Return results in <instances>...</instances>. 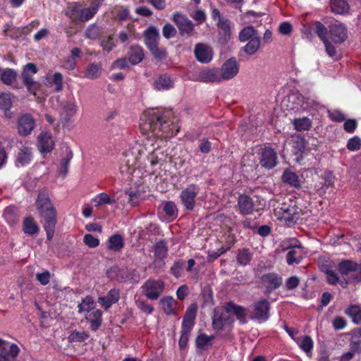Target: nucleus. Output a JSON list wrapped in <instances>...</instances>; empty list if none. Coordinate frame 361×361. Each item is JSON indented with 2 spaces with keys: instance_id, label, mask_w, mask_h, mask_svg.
I'll use <instances>...</instances> for the list:
<instances>
[{
  "instance_id": "1",
  "label": "nucleus",
  "mask_w": 361,
  "mask_h": 361,
  "mask_svg": "<svg viewBox=\"0 0 361 361\" xmlns=\"http://www.w3.org/2000/svg\"><path fill=\"white\" fill-rule=\"evenodd\" d=\"M147 148L145 145L135 143L126 150L121 158L120 171L122 173L130 174L137 164H145V154Z\"/></svg>"
},
{
  "instance_id": "2",
  "label": "nucleus",
  "mask_w": 361,
  "mask_h": 361,
  "mask_svg": "<svg viewBox=\"0 0 361 361\" xmlns=\"http://www.w3.org/2000/svg\"><path fill=\"white\" fill-rule=\"evenodd\" d=\"M37 207L46 224L49 226H54L56 222V211L50 202L49 194L46 190H42L39 193Z\"/></svg>"
},
{
  "instance_id": "3",
  "label": "nucleus",
  "mask_w": 361,
  "mask_h": 361,
  "mask_svg": "<svg viewBox=\"0 0 361 361\" xmlns=\"http://www.w3.org/2000/svg\"><path fill=\"white\" fill-rule=\"evenodd\" d=\"M102 2V0H92L87 8H81L77 5L71 9L70 17L73 20L87 22L97 13Z\"/></svg>"
},
{
  "instance_id": "4",
  "label": "nucleus",
  "mask_w": 361,
  "mask_h": 361,
  "mask_svg": "<svg viewBox=\"0 0 361 361\" xmlns=\"http://www.w3.org/2000/svg\"><path fill=\"white\" fill-rule=\"evenodd\" d=\"M165 121L163 120V116L156 112L149 114L147 118L141 125V129L147 134L152 133V136L157 137H164L163 133H159L160 128L164 126Z\"/></svg>"
},
{
  "instance_id": "5",
  "label": "nucleus",
  "mask_w": 361,
  "mask_h": 361,
  "mask_svg": "<svg viewBox=\"0 0 361 361\" xmlns=\"http://www.w3.org/2000/svg\"><path fill=\"white\" fill-rule=\"evenodd\" d=\"M338 270L343 276L348 277L350 281H361V263L346 259L342 260L338 264Z\"/></svg>"
},
{
  "instance_id": "6",
  "label": "nucleus",
  "mask_w": 361,
  "mask_h": 361,
  "mask_svg": "<svg viewBox=\"0 0 361 361\" xmlns=\"http://www.w3.org/2000/svg\"><path fill=\"white\" fill-rule=\"evenodd\" d=\"M232 323L231 315L225 306L217 307L214 310L212 326L216 331H221Z\"/></svg>"
},
{
  "instance_id": "7",
  "label": "nucleus",
  "mask_w": 361,
  "mask_h": 361,
  "mask_svg": "<svg viewBox=\"0 0 361 361\" xmlns=\"http://www.w3.org/2000/svg\"><path fill=\"white\" fill-rule=\"evenodd\" d=\"M164 283L161 280L149 279L142 286L144 295L149 300H157L164 290Z\"/></svg>"
},
{
  "instance_id": "8",
  "label": "nucleus",
  "mask_w": 361,
  "mask_h": 361,
  "mask_svg": "<svg viewBox=\"0 0 361 361\" xmlns=\"http://www.w3.org/2000/svg\"><path fill=\"white\" fill-rule=\"evenodd\" d=\"M173 20L176 23L181 36H192L196 34L194 24L185 15L181 13H175L173 15Z\"/></svg>"
},
{
  "instance_id": "9",
  "label": "nucleus",
  "mask_w": 361,
  "mask_h": 361,
  "mask_svg": "<svg viewBox=\"0 0 361 361\" xmlns=\"http://www.w3.org/2000/svg\"><path fill=\"white\" fill-rule=\"evenodd\" d=\"M270 304L267 299H260L252 305V319L264 322L269 317Z\"/></svg>"
},
{
  "instance_id": "10",
  "label": "nucleus",
  "mask_w": 361,
  "mask_h": 361,
  "mask_svg": "<svg viewBox=\"0 0 361 361\" xmlns=\"http://www.w3.org/2000/svg\"><path fill=\"white\" fill-rule=\"evenodd\" d=\"M277 219L289 225L291 224H302V221H299L300 214L296 212L293 207H283L279 208V211L276 210Z\"/></svg>"
},
{
  "instance_id": "11",
  "label": "nucleus",
  "mask_w": 361,
  "mask_h": 361,
  "mask_svg": "<svg viewBox=\"0 0 361 361\" xmlns=\"http://www.w3.org/2000/svg\"><path fill=\"white\" fill-rule=\"evenodd\" d=\"M198 192L199 188L195 184H191L182 190L180 197L183 204L187 209L192 210L194 209L195 197Z\"/></svg>"
},
{
  "instance_id": "12",
  "label": "nucleus",
  "mask_w": 361,
  "mask_h": 361,
  "mask_svg": "<svg viewBox=\"0 0 361 361\" xmlns=\"http://www.w3.org/2000/svg\"><path fill=\"white\" fill-rule=\"evenodd\" d=\"M221 80H228L233 78L239 71V66L236 59L232 57L226 61L219 69Z\"/></svg>"
},
{
  "instance_id": "13",
  "label": "nucleus",
  "mask_w": 361,
  "mask_h": 361,
  "mask_svg": "<svg viewBox=\"0 0 361 361\" xmlns=\"http://www.w3.org/2000/svg\"><path fill=\"white\" fill-rule=\"evenodd\" d=\"M116 280L119 282L137 283L140 276L135 270L128 269H114Z\"/></svg>"
},
{
  "instance_id": "14",
  "label": "nucleus",
  "mask_w": 361,
  "mask_h": 361,
  "mask_svg": "<svg viewBox=\"0 0 361 361\" xmlns=\"http://www.w3.org/2000/svg\"><path fill=\"white\" fill-rule=\"evenodd\" d=\"M196 59L202 63H209L213 58V50L207 44L197 43L194 49Z\"/></svg>"
},
{
  "instance_id": "15",
  "label": "nucleus",
  "mask_w": 361,
  "mask_h": 361,
  "mask_svg": "<svg viewBox=\"0 0 361 361\" xmlns=\"http://www.w3.org/2000/svg\"><path fill=\"white\" fill-rule=\"evenodd\" d=\"M329 32V38L335 43H342L347 38V29L340 23L331 25Z\"/></svg>"
},
{
  "instance_id": "16",
  "label": "nucleus",
  "mask_w": 361,
  "mask_h": 361,
  "mask_svg": "<svg viewBox=\"0 0 361 361\" xmlns=\"http://www.w3.org/2000/svg\"><path fill=\"white\" fill-rule=\"evenodd\" d=\"M259 162L262 166L271 169L277 164L276 152L269 147H264L261 152Z\"/></svg>"
},
{
  "instance_id": "17",
  "label": "nucleus",
  "mask_w": 361,
  "mask_h": 361,
  "mask_svg": "<svg viewBox=\"0 0 361 361\" xmlns=\"http://www.w3.org/2000/svg\"><path fill=\"white\" fill-rule=\"evenodd\" d=\"M291 243L286 247L288 250L286 255L287 263L290 265L294 263L299 264L302 259V252L300 245L297 244L295 239H291ZM285 250V249H283Z\"/></svg>"
},
{
  "instance_id": "18",
  "label": "nucleus",
  "mask_w": 361,
  "mask_h": 361,
  "mask_svg": "<svg viewBox=\"0 0 361 361\" xmlns=\"http://www.w3.org/2000/svg\"><path fill=\"white\" fill-rule=\"evenodd\" d=\"M35 126V119L30 114H24L18 118V131L20 135L26 136L32 131Z\"/></svg>"
},
{
  "instance_id": "19",
  "label": "nucleus",
  "mask_w": 361,
  "mask_h": 361,
  "mask_svg": "<svg viewBox=\"0 0 361 361\" xmlns=\"http://www.w3.org/2000/svg\"><path fill=\"white\" fill-rule=\"evenodd\" d=\"M197 80L202 82H221L220 71L219 68H204L197 74Z\"/></svg>"
},
{
  "instance_id": "20",
  "label": "nucleus",
  "mask_w": 361,
  "mask_h": 361,
  "mask_svg": "<svg viewBox=\"0 0 361 361\" xmlns=\"http://www.w3.org/2000/svg\"><path fill=\"white\" fill-rule=\"evenodd\" d=\"M262 283L265 288L266 293H270L281 286L282 279L276 273H269L262 276Z\"/></svg>"
},
{
  "instance_id": "21",
  "label": "nucleus",
  "mask_w": 361,
  "mask_h": 361,
  "mask_svg": "<svg viewBox=\"0 0 361 361\" xmlns=\"http://www.w3.org/2000/svg\"><path fill=\"white\" fill-rule=\"evenodd\" d=\"M38 149L42 153H49L54 147V142L50 133L42 132L38 136Z\"/></svg>"
},
{
  "instance_id": "22",
  "label": "nucleus",
  "mask_w": 361,
  "mask_h": 361,
  "mask_svg": "<svg viewBox=\"0 0 361 361\" xmlns=\"http://www.w3.org/2000/svg\"><path fill=\"white\" fill-rule=\"evenodd\" d=\"M197 306L196 304L190 305L184 315L182 329H185L187 331H191L195 324V319L197 315Z\"/></svg>"
},
{
  "instance_id": "23",
  "label": "nucleus",
  "mask_w": 361,
  "mask_h": 361,
  "mask_svg": "<svg viewBox=\"0 0 361 361\" xmlns=\"http://www.w3.org/2000/svg\"><path fill=\"white\" fill-rule=\"evenodd\" d=\"M321 269L322 271L326 274V280L329 284L336 285L339 283L342 287L345 288L348 283L350 282L348 279V281H340L336 271L332 269L331 266L322 264Z\"/></svg>"
},
{
  "instance_id": "24",
  "label": "nucleus",
  "mask_w": 361,
  "mask_h": 361,
  "mask_svg": "<svg viewBox=\"0 0 361 361\" xmlns=\"http://www.w3.org/2000/svg\"><path fill=\"white\" fill-rule=\"evenodd\" d=\"M168 248L166 243L163 240H160L154 245L155 259L154 264L161 267L164 265V259L166 257Z\"/></svg>"
},
{
  "instance_id": "25",
  "label": "nucleus",
  "mask_w": 361,
  "mask_h": 361,
  "mask_svg": "<svg viewBox=\"0 0 361 361\" xmlns=\"http://www.w3.org/2000/svg\"><path fill=\"white\" fill-rule=\"evenodd\" d=\"M119 298V290L117 289H111L108 292L106 296L99 297L98 302L105 309H108L113 304L117 302Z\"/></svg>"
},
{
  "instance_id": "26",
  "label": "nucleus",
  "mask_w": 361,
  "mask_h": 361,
  "mask_svg": "<svg viewBox=\"0 0 361 361\" xmlns=\"http://www.w3.org/2000/svg\"><path fill=\"white\" fill-rule=\"evenodd\" d=\"M145 43L148 49H150L156 45H158L159 39V33L158 30L154 27L150 26L145 31Z\"/></svg>"
},
{
  "instance_id": "27",
  "label": "nucleus",
  "mask_w": 361,
  "mask_h": 361,
  "mask_svg": "<svg viewBox=\"0 0 361 361\" xmlns=\"http://www.w3.org/2000/svg\"><path fill=\"white\" fill-rule=\"evenodd\" d=\"M1 82L6 85L11 86L14 88H19L17 82V73L11 68H6L2 71L1 73Z\"/></svg>"
},
{
  "instance_id": "28",
  "label": "nucleus",
  "mask_w": 361,
  "mask_h": 361,
  "mask_svg": "<svg viewBox=\"0 0 361 361\" xmlns=\"http://www.w3.org/2000/svg\"><path fill=\"white\" fill-rule=\"evenodd\" d=\"M77 105L74 102H66L62 106V110L60 113V117L63 123H67L70 118L73 116L77 111Z\"/></svg>"
},
{
  "instance_id": "29",
  "label": "nucleus",
  "mask_w": 361,
  "mask_h": 361,
  "mask_svg": "<svg viewBox=\"0 0 361 361\" xmlns=\"http://www.w3.org/2000/svg\"><path fill=\"white\" fill-rule=\"evenodd\" d=\"M32 158V149L28 147H23L17 154L16 164L17 166H24L30 163Z\"/></svg>"
},
{
  "instance_id": "30",
  "label": "nucleus",
  "mask_w": 361,
  "mask_h": 361,
  "mask_svg": "<svg viewBox=\"0 0 361 361\" xmlns=\"http://www.w3.org/2000/svg\"><path fill=\"white\" fill-rule=\"evenodd\" d=\"M238 205L243 214H250L254 210V203L252 198L246 195H241L238 197Z\"/></svg>"
},
{
  "instance_id": "31",
  "label": "nucleus",
  "mask_w": 361,
  "mask_h": 361,
  "mask_svg": "<svg viewBox=\"0 0 361 361\" xmlns=\"http://www.w3.org/2000/svg\"><path fill=\"white\" fill-rule=\"evenodd\" d=\"M85 319L90 322V329L96 331L102 324V312L98 310H92L85 315Z\"/></svg>"
},
{
  "instance_id": "32",
  "label": "nucleus",
  "mask_w": 361,
  "mask_h": 361,
  "mask_svg": "<svg viewBox=\"0 0 361 361\" xmlns=\"http://www.w3.org/2000/svg\"><path fill=\"white\" fill-rule=\"evenodd\" d=\"M159 303L161 309L167 315L176 314L175 308L177 302L173 297H164L161 299Z\"/></svg>"
},
{
  "instance_id": "33",
  "label": "nucleus",
  "mask_w": 361,
  "mask_h": 361,
  "mask_svg": "<svg viewBox=\"0 0 361 361\" xmlns=\"http://www.w3.org/2000/svg\"><path fill=\"white\" fill-rule=\"evenodd\" d=\"M12 104L13 101L11 94H0V109L4 111V115L6 118H11L12 117V113L10 111Z\"/></svg>"
},
{
  "instance_id": "34",
  "label": "nucleus",
  "mask_w": 361,
  "mask_h": 361,
  "mask_svg": "<svg viewBox=\"0 0 361 361\" xmlns=\"http://www.w3.org/2000/svg\"><path fill=\"white\" fill-rule=\"evenodd\" d=\"M226 308L229 312L230 315L231 314H234L240 322H245V318L247 317V310L245 308L236 305L232 302H229L226 304Z\"/></svg>"
},
{
  "instance_id": "35",
  "label": "nucleus",
  "mask_w": 361,
  "mask_h": 361,
  "mask_svg": "<svg viewBox=\"0 0 361 361\" xmlns=\"http://www.w3.org/2000/svg\"><path fill=\"white\" fill-rule=\"evenodd\" d=\"M173 86L171 78L167 75H160L154 82V87L158 91L166 90Z\"/></svg>"
},
{
  "instance_id": "36",
  "label": "nucleus",
  "mask_w": 361,
  "mask_h": 361,
  "mask_svg": "<svg viewBox=\"0 0 361 361\" xmlns=\"http://www.w3.org/2000/svg\"><path fill=\"white\" fill-rule=\"evenodd\" d=\"M143 58L142 48L139 46H132L128 54V61L133 65H136L141 62Z\"/></svg>"
},
{
  "instance_id": "37",
  "label": "nucleus",
  "mask_w": 361,
  "mask_h": 361,
  "mask_svg": "<svg viewBox=\"0 0 361 361\" xmlns=\"http://www.w3.org/2000/svg\"><path fill=\"white\" fill-rule=\"evenodd\" d=\"M101 64L97 63H92L87 67L84 73V77L90 80H94L98 78L101 75Z\"/></svg>"
},
{
  "instance_id": "38",
  "label": "nucleus",
  "mask_w": 361,
  "mask_h": 361,
  "mask_svg": "<svg viewBox=\"0 0 361 361\" xmlns=\"http://www.w3.org/2000/svg\"><path fill=\"white\" fill-rule=\"evenodd\" d=\"M345 314L348 316L355 324H361V308L358 305H350L345 310Z\"/></svg>"
},
{
  "instance_id": "39",
  "label": "nucleus",
  "mask_w": 361,
  "mask_h": 361,
  "mask_svg": "<svg viewBox=\"0 0 361 361\" xmlns=\"http://www.w3.org/2000/svg\"><path fill=\"white\" fill-rule=\"evenodd\" d=\"M282 180L283 183L290 185L292 187L298 188L300 187V180L298 176L290 171L286 170L282 175Z\"/></svg>"
},
{
  "instance_id": "40",
  "label": "nucleus",
  "mask_w": 361,
  "mask_h": 361,
  "mask_svg": "<svg viewBox=\"0 0 361 361\" xmlns=\"http://www.w3.org/2000/svg\"><path fill=\"white\" fill-rule=\"evenodd\" d=\"M259 37V33L256 29L252 25L245 27L240 32H239V40L240 42H245L250 39L254 37Z\"/></svg>"
},
{
  "instance_id": "41",
  "label": "nucleus",
  "mask_w": 361,
  "mask_h": 361,
  "mask_svg": "<svg viewBox=\"0 0 361 361\" xmlns=\"http://www.w3.org/2000/svg\"><path fill=\"white\" fill-rule=\"evenodd\" d=\"M3 216L8 224H17L18 220V209L11 205L7 207L4 211Z\"/></svg>"
},
{
  "instance_id": "42",
  "label": "nucleus",
  "mask_w": 361,
  "mask_h": 361,
  "mask_svg": "<svg viewBox=\"0 0 361 361\" xmlns=\"http://www.w3.org/2000/svg\"><path fill=\"white\" fill-rule=\"evenodd\" d=\"M21 78L23 80V82L25 86H26L27 90L35 94L36 90H37V85L34 81L32 75L26 71H23L21 73Z\"/></svg>"
},
{
  "instance_id": "43",
  "label": "nucleus",
  "mask_w": 361,
  "mask_h": 361,
  "mask_svg": "<svg viewBox=\"0 0 361 361\" xmlns=\"http://www.w3.org/2000/svg\"><path fill=\"white\" fill-rule=\"evenodd\" d=\"M331 8L332 12L337 14H343L348 11L349 5L346 0H332Z\"/></svg>"
},
{
  "instance_id": "44",
  "label": "nucleus",
  "mask_w": 361,
  "mask_h": 361,
  "mask_svg": "<svg viewBox=\"0 0 361 361\" xmlns=\"http://www.w3.org/2000/svg\"><path fill=\"white\" fill-rule=\"evenodd\" d=\"M261 40L260 37H254L247 41V43L244 47V51L248 55H253L255 54L260 47Z\"/></svg>"
},
{
  "instance_id": "45",
  "label": "nucleus",
  "mask_w": 361,
  "mask_h": 361,
  "mask_svg": "<svg viewBox=\"0 0 361 361\" xmlns=\"http://www.w3.org/2000/svg\"><path fill=\"white\" fill-rule=\"evenodd\" d=\"M91 202L94 207H99L107 204H113L114 200L108 194L102 192L92 198Z\"/></svg>"
},
{
  "instance_id": "46",
  "label": "nucleus",
  "mask_w": 361,
  "mask_h": 361,
  "mask_svg": "<svg viewBox=\"0 0 361 361\" xmlns=\"http://www.w3.org/2000/svg\"><path fill=\"white\" fill-rule=\"evenodd\" d=\"M123 240L121 235H114L111 236L109 239L108 248L111 250L119 251L123 248Z\"/></svg>"
},
{
  "instance_id": "47",
  "label": "nucleus",
  "mask_w": 361,
  "mask_h": 361,
  "mask_svg": "<svg viewBox=\"0 0 361 361\" xmlns=\"http://www.w3.org/2000/svg\"><path fill=\"white\" fill-rule=\"evenodd\" d=\"M219 33L223 35L222 42H226L230 39V25L227 20L220 19L218 21Z\"/></svg>"
},
{
  "instance_id": "48",
  "label": "nucleus",
  "mask_w": 361,
  "mask_h": 361,
  "mask_svg": "<svg viewBox=\"0 0 361 361\" xmlns=\"http://www.w3.org/2000/svg\"><path fill=\"white\" fill-rule=\"evenodd\" d=\"M73 158V154L72 152H68L66 154L65 157H63L60 161V166H59V175L62 177H65L68 172V168L70 161Z\"/></svg>"
},
{
  "instance_id": "49",
  "label": "nucleus",
  "mask_w": 361,
  "mask_h": 361,
  "mask_svg": "<svg viewBox=\"0 0 361 361\" xmlns=\"http://www.w3.org/2000/svg\"><path fill=\"white\" fill-rule=\"evenodd\" d=\"M295 128L298 131L308 130L312 127V121L307 117L295 118L293 121Z\"/></svg>"
},
{
  "instance_id": "50",
  "label": "nucleus",
  "mask_w": 361,
  "mask_h": 361,
  "mask_svg": "<svg viewBox=\"0 0 361 361\" xmlns=\"http://www.w3.org/2000/svg\"><path fill=\"white\" fill-rule=\"evenodd\" d=\"M314 30L319 38L323 42L329 40L328 30L326 26L319 21L314 23Z\"/></svg>"
},
{
  "instance_id": "51",
  "label": "nucleus",
  "mask_w": 361,
  "mask_h": 361,
  "mask_svg": "<svg viewBox=\"0 0 361 361\" xmlns=\"http://www.w3.org/2000/svg\"><path fill=\"white\" fill-rule=\"evenodd\" d=\"M160 156H163V153L159 149H153L151 152H147L145 154V160H148L150 165L154 166L157 165L161 159Z\"/></svg>"
},
{
  "instance_id": "52",
  "label": "nucleus",
  "mask_w": 361,
  "mask_h": 361,
  "mask_svg": "<svg viewBox=\"0 0 361 361\" xmlns=\"http://www.w3.org/2000/svg\"><path fill=\"white\" fill-rule=\"evenodd\" d=\"M297 343L307 353H310L313 347V341L308 336L298 338Z\"/></svg>"
},
{
  "instance_id": "53",
  "label": "nucleus",
  "mask_w": 361,
  "mask_h": 361,
  "mask_svg": "<svg viewBox=\"0 0 361 361\" xmlns=\"http://www.w3.org/2000/svg\"><path fill=\"white\" fill-rule=\"evenodd\" d=\"M94 307V300L91 297H86L82 302L78 305V312L80 313L86 312L87 313L95 310Z\"/></svg>"
},
{
  "instance_id": "54",
  "label": "nucleus",
  "mask_w": 361,
  "mask_h": 361,
  "mask_svg": "<svg viewBox=\"0 0 361 361\" xmlns=\"http://www.w3.org/2000/svg\"><path fill=\"white\" fill-rule=\"evenodd\" d=\"M252 259V254L247 249H243L239 250L237 255V262L243 265H247Z\"/></svg>"
},
{
  "instance_id": "55",
  "label": "nucleus",
  "mask_w": 361,
  "mask_h": 361,
  "mask_svg": "<svg viewBox=\"0 0 361 361\" xmlns=\"http://www.w3.org/2000/svg\"><path fill=\"white\" fill-rule=\"evenodd\" d=\"M85 35L90 39H96L100 35V27L96 23H92L88 26Z\"/></svg>"
},
{
  "instance_id": "56",
  "label": "nucleus",
  "mask_w": 361,
  "mask_h": 361,
  "mask_svg": "<svg viewBox=\"0 0 361 361\" xmlns=\"http://www.w3.org/2000/svg\"><path fill=\"white\" fill-rule=\"evenodd\" d=\"M352 337L350 341V347L352 349H358L361 344V327L350 333Z\"/></svg>"
},
{
  "instance_id": "57",
  "label": "nucleus",
  "mask_w": 361,
  "mask_h": 361,
  "mask_svg": "<svg viewBox=\"0 0 361 361\" xmlns=\"http://www.w3.org/2000/svg\"><path fill=\"white\" fill-rule=\"evenodd\" d=\"M164 210L169 221H172L176 217L177 208L173 202H167L164 205Z\"/></svg>"
},
{
  "instance_id": "58",
  "label": "nucleus",
  "mask_w": 361,
  "mask_h": 361,
  "mask_svg": "<svg viewBox=\"0 0 361 361\" xmlns=\"http://www.w3.org/2000/svg\"><path fill=\"white\" fill-rule=\"evenodd\" d=\"M89 337V334L85 331H73L68 336L70 342H82Z\"/></svg>"
},
{
  "instance_id": "59",
  "label": "nucleus",
  "mask_w": 361,
  "mask_h": 361,
  "mask_svg": "<svg viewBox=\"0 0 361 361\" xmlns=\"http://www.w3.org/2000/svg\"><path fill=\"white\" fill-rule=\"evenodd\" d=\"M51 274L48 270H44L42 272H38L35 274L36 280L42 285H47L51 279Z\"/></svg>"
},
{
  "instance_id": "60",
  "label": "nucleus",
  "mask_w": 361,
  "mask_h": 361,
  "mask_svg": "<svg viewBox=\"0 0 361 361\" xmlns=\"http://www.w3.org/2000/svg\"><path fill=\"white\" fill-rule=\"evenodd\" d=\"M101 47L104 51L109 53L116 47V44L114 40V36L109 35L107 38L101 41Z\"/></svg>"
},
{
  "instance_id": "61",
  "label": "nucleus",
  "mask_w": 361,
  "mask_h": 361,
  "mask_svg": "<svg viewBox=\"0 0 361 361\" xmlns=\"http://www.w3.org/2000/svg\"><path fill=\"white\" fill-rule=\"evenodd\" d=\"M149 50L151 51L154 58L159 61L164 60L167 57V52L166 49H160L158 47V45L149 49Z\"/></svg>"
},
{
  "instance_id": "62",
  "label": "nucleus",
  "mask_w": 361,
  "mask_h": 361,
  "mask_svg": "<svg viewBox=\"0 0 361 361\" xmlns=\"http://www.w3.org/2000/svg\"><path fill=\"white\" fill-rule=\"evenodd\" d=\"M347 149L350 151H357L361 147V139L357 136H354L348 140Z\"/></svg>"
},
{
  "instance_id": "63",
  "label": "nucleus",
  "mask_w": 361,
  "mask_h": 361,
  "mask_svg": "<svg viewBox=\"0 0 361 361\" xmlns=\"http://www.w3.org/2000/svg\"><path fill=\"white\" fill-rule=\"evenodd\" d=\"M52 84L54 85V90L61 92L63 90V76L61 73L56 72L52 77Z\"/></svg>"
},
{
  "instance_id": "64",
  "label": "nucleus",
  "mask_w": 361,
  "mask_h": 361,
  "mask_svg": "<svg viewBox=\"0 0 361 361\" xmlns=\"http://www.w3.org/2000/svg\"><path fill=\"white\" fill-rule=\"evenodd\" d=\"M278 30L283 35H290L293 30V27L290 22L285 21L279 24Z\"/></svg>"
}]
</instances>
